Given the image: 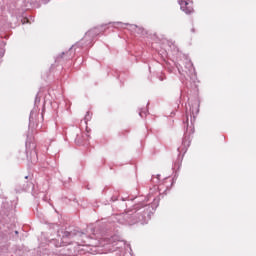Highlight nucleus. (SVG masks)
<instances>
[{"mask_svg": "<svg viewBox=\"0 0 256 256\" xmlns=\"http://www.w3.org/2000/svg\"><path fill=\"white\" fill-rule=\"evenodd\" d=\"M155 209L151 205L138 204L134 206L133 209L128 210L121 214L123 223L125 225H136L140 223L141 225H147L151 221V215H153Z\"/></svg>", "mask_w": 256, "mask_h": 256, "instance_id": "obj_1", "label": "nucleus"}, {"mask_svg": "<svg viewBox=\"0 0 256 256\" xmlns=\"http://www.w3.org/2000/svg\"><path fill=\"white\" fill-rule=\"evenodd\" d=\"M26 157L31 163H37V143H35V137L27 136L26 139Z\"/></svg>", "mask_w": 256, "mask_h": 256, "instance_id": "obj_2", "label": "nucleus"}, {"mask_svg": "<svg viewBox=\"0 0 256 256\" xmlns=\"http://www.w3.org/2000/svg\"><path fill=\"white\" fill-rule=\"evenodd\" d=\"M186 123V131L182 139V145L178 147V153H183V155L187 153V149H189V146L191 145V135L195 133V128L191 126L189 127V118H187Z\"/></svg>", "mask_w": 256, "mask_h": 256, "instance_id": "obj_3", "label": "nucleus"}, {"mask_svg": "<svg viewBox=\"0 0 256 256\" xmlns=\"http://www.w3.org/2000/svg\"><path fill=\"white\" fill-rule=\"evenodd\" d=\"M31 185L32 183L29 181V176H26L17 183L15 191L16 193H22V191H27Z\"/></svg>", "mask_w": 256, "mask_h": 256, "instance_id": "obj_4", "label": "nucleus"}, {"mask_svg": "<svg viewBox=\"0 0 256 256\" xmlns=\"http://www.w3.org/2000/svg\"><path fill=\"white\" fill-rule=\"evenodd\" d=\"M73 237H85V233L79 231L78 228L70 227L63 234V239H73Z\"/></svg>", "mask_w": 256, "mask_h": 256, "instance_id": "obj_5", "label": "nucleus"}, {"mask_svg": "<svg viewBox=\"0 0 256 256\" xmlns=\"http://www.w3.org/2000/svg\"><path fill=\"white\" fill-rule=\"evenodd\" d=\"M178 3L180 5L181 11L186 13V15H191V13H193V6L190 5L189 2L185 0H179Z\"/></svg>", "mask_w": 256, "mask_h": 256, "instance_id": "obj_6", "label": "nucleus"}, {"mask_svg": "<svg viewBox=\"0 0 256 256\" xmlns=\"http://www.w3.org/2000/svg\"><path fill=\"white\" fill-rule=\"evenodd\" d=\"M35 117H37V113L32 111L29 117V127H32L33 129H37L39 127V124H35Z\"/></svg>", "mask_w": 256, "mask_h": 256, "instance_id": "obj_7", "label": "nucleus"}, {"mask_svg": "<svg viewBox=\"0 0 256 256\" xmlns=\"http://www.w3.org/2000/svg\"><path fill=\"white\" fill-rule=\"evenodd\" d=\"M63 251H64V255H67V256H74L76 253L75 247L73 246H66L63 248Z\"/></svg>", "mask_w": 256, "mask_h": 256, "instance_id": "obj_8", "label": "nucleus"}, {"mask_svg": "<svg viewBox=\"0 0 256 256\" xmlns=\"http://www.w3.org/2000/svg\"><path fill=\"white\" fill-rule=\"evenodd\" d=\"M7 236V232L3 231V229L0 226V241L1 239H4Z\"/></svg>", "mask_w": 256, "mask_h": 256, "instance_id": "obj_9", "label": "nucleus"}, {"mask_svg": "<svg viewBox=\"0 0 256 256\" xmlns=\"http://www.w3.org/2000/svg\"><path fill=\"white\" fill-rule=\"evenodd\" d=\"M75 142H76L78 145H82V144H83V142L81 141V137H80L79 135H77Z\"/></svg>", "mask_w": 256, "mask_h": 256, "instance_id": "obj_10", "label": "nucleus"}, {"mask_svg": "<svg viewBox=\"0 0 256 256\" xmlns=\"http://www.w3.org/2000/svg\"><path fill=\"white\" fill-rule=\"evenodd\" d=\"M64 55H69V52H67V53L62 52V54L57 57V61H61V59H63V56H64Z\"/></svg>", "mask_w": 256, "mask_h": 256, "instance_id": "obj_11", "label": "nucleus"}, {"mask_svg": "<svg viewBox=\"0 0 256 256\" xmlns=\"http://www.w3.org/2000/svg\"><path fill=\"white\" fill-rule=\"evenodd\" d=\"M159 81H165L166 77L163 74L158 75Z\"/></svg>", "mask_w": 256, "mask_h": 256, "instance_id": "obj_12", "label": "nucleus"}, {"mask_svg": "<svg viewBox=\"0 0 256 256\" xmlns=\"http://www.w3.org/2000/svg\"><path fill=\"white\" fill-rule=\"evenodd\" d=\"M18 159H25V153L24 152H22V155L20 154L19 156H18Z\"/></svg>", "mask_w": 256, "mask_h": 256, "instance_id": "obj_13", "label": "nucleus"}, {"mask_svg": "<svg viewBox=\"0 0 256 256\" xmlns=\"http://www.w3.org/2000/svg\"><path fill=\"white\" fill-rule=\"evenodd\" d=\"M84 119H85V121H86V122H87V121H89V112H87V113H86V115H85V118H84Z\"/></svg>", "mask_w": 256, "mask_h": 256, "instance_id": "obj_14", "label": "nucleus"}, {"mask_svg": "<svg viewBox=\"0 0 256 256\" xmlns=\"http://www.w3.org/2000/svg\"><path fill=\"white\" fill-rule=\"evenodd\" d=\"M140 117H145L146 113L144 111L139 112Z\"/></svg>", "mask_w": 256, "mask_h": 256, "instance_id": "obj_15", "label": "nucleus"}, {"mask_svg": "<svg viewBox=\"0 0 256 256\" xmlns=\"http://www.w3.org/2000/svg\"><path fill=\"white\" fill-rule=\"evenodd\" d=\"M114 25H120L122 27V22H115Z\"/></svg>", "mask_w": 256, "mask_h": 256, "instance_id": "obj_16", "label": "nucleus"}, {"mask_svg": "<svg viewBox=\"0 0 256 256\" xmlns=\"http://www.w3.org/2000/svg\"><path fill=\"white\" fill-rule=\"evenodd\" d=\"M190 111H191L192 115H195V111L193 110V106H192V108H190Z\"/></svg>", "mask_w": 256, "mask_h": 256, "instance_id": "obj_17", "label": "nucleus"}, {"mask_svg": "<svg viewBox=\"0 0 256 256\" xmlns=\"http://www.w3.org/2000/svg\"><path fill=\"white\" fill-rule=\"evenodd\" d=\"M189 67H193V64H191V62L188 63Z\"/></svg>", "mask_w": 256, "mask_h": 256, "instance_id": "obj_18", "label": "nucleus"}, {"mask_svg": "<svg viewBox=\"0 0 256 256\" xmlns=\"http://www.w3.org/2000/svg\"><path fill=\"white\" fill-rule=\"evenodd\" d=\"M177 68H178L179 73H181V68H179V66H177Z\"/></svg>", "mask_w": 256, "mask_h": 256, "instance_id": "obj_19", "label": "nucleus"}, {"mask_svg": "<svg viewBox=\"0 0 256 256\" xmlns=\"http://www.w3.org/2000/svg\"><path fill=\"white\" fill-rule=\"evenodd\" d=\"M15 235H19V231H15Z\"/></svg>", "mask_w": 256, "mask_h": 256, "instance_id": "obj_20", "label": "nucleus"}, {"mask_svg": "<svg viewBox=\"0 0 256 256\" xmlns=\"http://www.w3.org/2000/svg\"><path fill=\"white\" fill-rule=\"evenodd\" d=\"M196 113H199V108H196Z\"/></svg>", "mask_w": 256, "mask_h": 256, "instance_id": "obj_21", "label": "nucleus"}, {"mask_svg": "<svg viewBox=\"0 0 256 256\" xmlns=\"http://www.w3.org/2000/svg\"><path fill=\"white\" fill-rule=\"evenodd\" d=\"M112 201H117V198H112Z\"/></svg>", "mask_w": 256, "mask_h": 256, "instance_id": "obj_22", "label": "nucleus"}, {"mask_svg": "<svg viewBox=\"0 0 256 256\" xmlns=\"http://www.w3.org/2000/svg\"><path fill=\"white\" fill-rule=\"evenodd\" d=\"M132 27H137V25H132Z\"/></svg>", "mask_w": 256, "mask_h": 256, "instance_id": "obj_23", "label": "nucleus"}, {"mask_svg": "<svg viewBox=\"0 0 256 256\" xmlns=\"http://www.w3.org/2000/svg\"><path fill=\"white\" fill-rule=\"evenodd\" d=\"M125 25H129V24H125Z\"/></svg>", "mask_w": 256, "mask_h": 256, "instance_id": "obj_24", "label": "nucleus"}]
</instances>
